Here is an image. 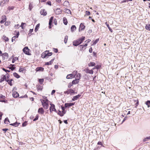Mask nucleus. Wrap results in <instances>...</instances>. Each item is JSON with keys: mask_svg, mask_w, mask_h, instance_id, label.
<instances>
[{"mask_svg": "<svg viewBox=\"0 0 150 150\" xmlns=\"http://www.w3.org/2000/svg\"><path fill=\"white\" fill-rule=\"evenodd\" d=\"M85 37L83 36L82 38H79L76 40L73 41V44L74 46H77L85 40Z\"/></svg>", "mask_w": 150, "mask_h": 150, "instance_id": "1", "label": "nucleus"}, {"mask_svg": "<svg viewBox=\"0 0 150 150\" xmlns=\"http://www.w3.org/2000/svg\"><path fill=\"white\" fill-rule=\"evenodd\" d=\"M52 54V52H48V51H45V52L43 53L42 54L41 57L42 58H45L47 57V58L49 56H51Z\"/></svg>", "mask_w": 150, "mask_h": 150, "instance_id": "2", "label": "nucleus"}, {"mask_svg": "<svg viewBox=\"0 0 150 150\" xmlns=\"http://www.w3.org/2000/svg\"><path fill=\"white\" fill-rule=\"evenodd\" d=\"M42 103L43 107L45 109H47L48 108V105L46 103V100H43L42 101Z\"/></svg>", "mask_w": 150, "mask_h": 150, "instance_id": "3", "label": "nucleus"}, {"mask_svg": "<svg viewBox=\"0 0 150 150\" xmlns=\"http://www.w3.org/2000/svg\"><path fill=\"white\" fill-rule=\"evenodd\" d=\"M74 93V91L72 89H68L67 91H64V94H72L73 93Z\"/></svg>", "mask_w": 150, "mask_h": 150, "instance_id": "4", "label": "nucleus"}, {"mask_svg": "<svg viewBox=\"0 0 150 150\" xmlns=\"http://www.w3.org/2000/svg\"><path fill=\"white\" fill-rule=\"evenodd\" d=\"M23 52L26 54L29 55H30V53L29 52V49L27 47H25L23 49Z\"/></svg>", "mask_w": 150, "mask_h": 150, "instance_id": "5", "label": "nucleus"}, {"mask_svg": "<svg viewBox=\"0 0 150 150\" xmlns=\"http://www.w3.org/2000/svg\"><path fill=\"white\" fill-rule=\"evenodd\" d=\"M73 73V74H71L68 75L66 77V78L67 79H70L73 77L74 76H75L76 75H74V74H77V71H74Z\"/></svg>", "mask_w": 150, "mask_h": 150, "instance_id": "6", "label": "nucleus"}, {"mask_svg": "<svg viewBox=\"0 0 150 150\" xmlns=\"http://www.w3.org/2000/svg\"><path fill=\"white\" fill-rule=\"evenodd\" d=\"M50 105H51V106L50 107V112H51L52 111H54L56 112H57V111L55 108L54 105L53 104H50Z\"/></svg>", "mask_w": 150, "mask_h": 150, "instance_id": "7", "label": "nucleus"}, {"mask_svg": "<svg viewBox=\"0 0 150 150\" xmlns=\"http://www.w3.org/2000/svg\"><path fill=\"white\" fill-rule=\"evenodd\" d=\"M54 12L56 15H58L61 14L62 13V10L60 8H57L54 10Z\"/></svg>", "mask_w": 150, "mask_h": 150, "instance_id": "8", "label": "nucleus"}, {"mask_svg": "<svg viewBox=\"0 0 150 150\" xmlns=\"http://www.w3.org/2000/svg\"><path fill=\"white\" fill-rule=\"evenodd\" d=\"M85 27L83 23H81L80 25V27L79 28V31H82L83 30Z\"/></svg>", "mask_w": 150, "mask_h": 150, "instance_id": "9", "label": "nucleus"}, {"mask_svg": "<svg viewBox=\"0 0 150 150\" xmlns=\"http://www.w3.org/2000/svg\"><path fill=\"white\" fill-rule=\"evenodd\" d=\"M2 20L0 21V23L1 24L4 23L5 22L6 20V16H2Z\"/></svg>", "mask_w": 150, "mask_h": 150, "instance_id": "10", "label": "nucleus"}, {"mask_svg": "<svg viewBox=\"0 0 150 150\" xmlns=\"http://www.w3.org/2000/svg\"><path fill=\"white\" fill-rule=\"evenodd\" d=\"M40 13L41 15L46 16L47 14V13L45 9H41Z\"/></svg>", "mask_w": 150, "mask_h": 150, "instance_id": "11", "label": "nucleus"}, {"mask_svg": "<svg viewBox=\"0 0 150 150\" xmlns=\"http://www.w3.org/2000/svg\"><path fill=\"white\" fill-rule=\"evenodd\" d=\"M75 103H66L64 105L65 108H67L68 107H69L72 105H74Z\"/></svg>", "mask_w": 150, "mask_h": 150, "instance_id": "12", "label": "nucleus"}, {"mask_svg": "<svg viewBox=\"0 0 150 150\" xmlns=\"http://www.w3.org/2000/svg\"><path fill=\"white\" fill-rule=\"evenodd\" d=\"M80 79L79 78H77L76 79L73 80L72 83L73 84H76L78 83L79 82V80Z\"/></svg>", "mask_w": 150, "mask_h": 150, "instance_id": "13", "label": "nucleus"}, {"mask_svg": "<svg viewBox=\"0 0 150 150\" xmlns=\"http://www.w3.org/2000/svg\"><path fill=\"white\" fill-rule=\"evenodd\" d=\"M38 112L39 113L42 114L44 113V111L42 108H40L39 109Z\"/></svg>", "mask_w": 150, "mask_h": 150, "instance_id": "14", "label": "nucleus"}, {"mask_svg": "<svg viewBox=\"0 0 150 150\" xmlns=\"http://www.w3.org/2000/svg\"><path fill=\"white\" fill-rule=\"evenodd\" d=\"M69 4L68 1H65L63 4V5L66 7H68L69 6Z\"/></svg>", "mask_w": 150, "mask_h": 150, "instance_id": "15", "label": "nucleus"}, {"mask_svg": "<svg viewBox=\"0 0 150 150\" xmlns=\"http://www.w3.org/2000/svg\"><path fill=\"white\" fill-rule=\"evenodd\" d=\"M85 71L86 73L91 74H93V71L92 69L91 70H90L89 69H87L85 70Z\"/></svg>", "mask_w": 150, "mask_h": 150, "instance_id": "16", "label": "nucleus"}, {"mask_svg": "<svg viewBox=\"0 0 150 150\" xmlns=\"http://www.w3.org/2000/svg\"><path fill=\"white\" fill-rule=\"evenodd\" d=\"M2 57L4 59H7L8 57V54L6 53H5L3 54L2 55Z\"/></svg>", "mask_w": 150, "mask_h": 150, "instance_id": "17", "label": "nucleus"}, {"mask_svg": "<svg viewBox=\"0 0 150 150\" xmlns=\"http://www.w3.org/2000/svg\"><path fill=\"white\" fill-rule=\"evenodd\" d=\"M6 76L4 75H2V76L1 77V78L0 79V82H2L4 80H6Z\"/></svg>", "mask_w": 150, "mask_h": 150, "instance_id": "18", "label": "nucleus"}, {"mask_svg": "<svg viewBox=\"0 0 150 150\" xmlns=\"http://www.w3.org/2000/svg\"><path fill=\"white\" fill-rule=\"evenodd\" d=\"M81 96L80 95H78L77 96H74L72 99V100L73 101H74L77 100Z\"/></svg>", "mask_w": 150, "mask_h": 150, "instance_id": "19", "label": "nucleus"}, {"mask_svg": "<svg viewBox=\"0 0 150 150\" xmlns=\"http://www.w3.org/2000/svg\"><path fill=\"white\" fill-rule=\"evenodd\" d=\"M12 95L14 98H17L19 96L18 93L16 92H14L13 93Z\"/></svg>", "mask_w": 150, "mask_h": 150, "instance_id": "20", "label": "nucleus"}, {"mask_svg": "<svg viewBox=\"0 0 150 150\" xmlns=\"http://www.w3.org/2000/svg\"><path fill=\"white\" fill-rule=\"evenodd\" d=\"M54 59H54H52L50 62H46L45 63V65H50L51 64H52L53 62Z\"/></svg>", "mask_w": 150, "mask_h": 150, "instance_id": "21", "label": "nucleus"}, {"mask_svg": "<svg viewBox=\"0 0 150 150\" xmlns=\"http://www.w3.org/2000/svg\"><path fill=\"white\" fill-rule=\"evenodd\" d=\"M6 81H7L8 83L11 86L12 85V81H13V79H11L10 80H8V79H6Z\"/></svg>", "mask_w": 150, "mask_h": 150, "instance_id": "22", "label": "nucleus"}, {"mask_svg": "<svg viewBox=\"0 0 150 150\" xmlns=\"http://www.w3.org/2000/svg\"><path fill=\"white\" fill-rule=\"evenodd\" d=\"M4 123L5 124H8L10 123L8 117H6L4 120Z\"/></svg>", "mask_w": 150, "mask_h": 150, "instance_id": "23", "label": "nucleus"}, {"mask_svg": "<svg viewBox=\"0 0 150 150\" xmlns=\"http://www.w3.org/2000/svg\"><path fill=\"white\" fill-rule=\"evenodd\" d=\"M96 63L94 62H91L88 64L89 67H93L95 65Z\"/></svg>", "mask_w": 150, "mask_h": 150, "instance_id": "24", "label": "nucleus"}, {"mask_svg": "<svg viewBox=\"0 0 150 150\" xmlns=\"http://www.w3.org/2000/svg\"><path fill=\"white\" fill-rule=\"evenodd\" d=\"M64 12L68 14H71V11L70 10L67 9L65 8L64 9Z\"/></svg>", "mask_w": 150, "mask_h": 150, "instance_id": "25", "label": "nucleus"}, {"mask_svg": "<svg viewBox=\"0 0 150 150\" xmlns=\"http://www.w3.org/2000/svg\"><path fill=\"white\" fill-rule=\"evenodd\" d=\"M71 31L72 32H73L74 31L76 30V26L74 25H73L71 27Z\"/></svg>", "mask_w": 150, "mask_h": 150, "instance_id": "26", "label": "nucleus"}, {"mask_svg": "<svg viewBox=\"0 0 150 150\" xmlns=\"http://www.w3.org/2000/svg\"><path fill=\"white\" fill-rule=\"evenodd\" d=\"M79 47H80V50L81 51H84L86 48V47H85L83 45H81L79 46Z\"/></svg>", "mask_w": 150, "mask_h": 150, "instance_id": "27", "label": "nucleus"}, {"mask_svg": "<svg viewBox=\"0 0 150 150\" xmlns=\"http://www.w3.org/2000/svg\"><path fill=\"white\" fill-rule=\"evenodd\" d=\"M54 17L53 16L51 17L49 20V25H51L52 21Z\"/></svg>", "mask_w": 150, "mask_h": 150, "instance_id": "28", "label": "nucleus"}, {"mask_svg": "<svg viewBox=\"0 0 150 150\" xmlns=\"http://www.w3.org/2000/svg\"><path fill=\"white\" fill-rule=\"evenodd\" d=\"M63 22L64 24L65 25H67V24L68 22L67 18L65 17H64L63 18Z\"/></svg>", "mask_w": 150, "mask_h": 150, "instance_id": "29", "label": "nucleus"}, {"mask_svg": "<svg viewBox=\"0 0 150 150\" xmlns=\"http://www.w3.org/2000/svg\"><path fill=\"white\" fill-rule=\"evenodd\" d=\"M7 0H1V6H3L4 4L6 2Z\"/></svg>", "mask_w": 150, "mask_h": 150, "instance_id": "30", "label": "nucleus"}, {"mask_svg": "<svg viewBox=\"0 0 150 150\" xmlns=\"http://www.w3.org/2000/svg\"><path fill=\"white\" fill-rule=\"evenodd\" d=\"M13 75L14 77L17 78H18L20 77L19 75L16 72L13 73Z\"/></svg>", "mask_w": 150, "mask_h": 150, "instance_id": "31", "label": "nucleus"}, {"mask_svg": "<svg viewBox=\"0 0 150 150\" xmlns=\"http://www.w3.org/2000/svg\"><path fill=\"white\" fill-rule=\"evenodd\" d=\"M19 124L20 123H18L17 122H16L14 123L10 124V125L15 127H17L19 125Z\"/></svg>", "mask_w": 150, "mask_h": 150, "instance_id": "32", "label": "nucleus"}, {"mask_svg": "<svg viewBox=\"0 0 150 150\" xmlns=\"http://www.w3.org/2000/svg\"><path fill=\"white\" fill-rule=\"evenodd\" d=\"M100 67L101 66L100 65H97L95 66L92 69L93 70L95 69H98L100 68Z\"/></svg>", "mask_w": 150, "mask_h": 150, "instance_id": "33", "label": "nucleus"}, {"mask_svg": "<svg viewBox=\"0 0 150 150\" xmlns=\"http://www.w3.org/2000/svg\"><path fill=\"white\" fill-rule=\"evenodd\" d=\"M105 24L106 25L107 27L111 32H112V30L110 27L109 25L108 24H107V22L105 23Z\"/></svg>", "mask_w": 150, "mask_h": 150, "instance_id": "34", "label": "nucleus"}, {"mask_svg": "<svg viewBox=\"0 0 150 150\" xmlns=\"http://www.w3.org/2000/svg\"><path fill=\"white\" fill-rule=\"evenodd\" d=\"M146 29L147 30H149L150 31V25L149 24H147L146 25L145 27Z\"/></svg>", "mask_w": 150, "mask_h": 150, "instance_id": "35", "label": "nucleus"}, {"mask_svg": "<svg viewBox=\"0 0 150 150\" xmlns=\"http://www.w3.org/2000/svg\"><path fill=\"white\" fill-rule=\"evenodd\" d=\"M3 39L6 41H8L9 39L8 38L6 37L5 35H3Z\"/></svg>", "mask_w": 150, "mask_h": 150, "instance_id": "36", "label": "nucleus"}, {"mask_svg": "<svg viewBox=\"0 0 150 150\" xmlns=\"http://www.w3.org/2000/svg\"><path fill=\"white\" fill-rule=\"evenodd\" d=\"M68 38V36L67 35H66L65 36L64 39V42L65 43V44H66L67 42Z\"/></svg>", "mask_w": 150, "mask_h": 150, "instance_id": "37", "label": "nucleus"}, {"mask_svg": "<svg viewBox=\"0 0 150 150\" xmlns=\"http://www.w3.org/2000/svg\"><path fill=\"white\" fill-rule=\"evenodd\" d=\"M18 60V58L17 57H14L13 58L12 61V63H14L16 61Z\"/></svg>", "mask_w": 150, "mask_h": 150, "instance_id": "38", "label": "nucleus"}, {"mask_svg": "<svg viewBox=\"0 0 150 150\" xmlns=\"http://www.w3.org/2000/svg\"><path fill=\"white\" fill-rule=\"evenodd\" d=\"M26 25V24L25 23H21V26L22 27V29H24Z\"/></svg>", "mask_w": 150, "mask_h": 150, "instance_id": "39", "label": "nucleus"}, {"mask_svg": "<svg viewBox=\"0 0 150 150\" xmlns=\"http://www.w3.org/2000/svg\"><path fill=\"white\" fill-rule=\"evenodd\" d=\"M146 104L147 105V106L148 108H149L150 107V100H148L147 101L146 103Z\"/></svg>", "mask_w": 150, "mask_h": 150, "instance_id": "40", "label": "nucleus"}, {"mask_svg": "<svg viewBox=\"0 0 150 150\" xmlns=\"http://www.w3.org/2000/svg\"><path fill=\"white\" fill-rule=\"evenodd\" d=\"M99 39L98 38L96 39L93 42L92 44V45H94L96 44L99 41Z\"/></svg>", "mask_w": 150, "mask_h": 150, "instance_id": "41", "label": "nucleus"}, {"mask_svg": "<svg viewBox=\"0 0 150 150\" xmlns=\"http://www.w3.org/2000/svg\"><path fill=\"white\" fill-rule=\"evenodd\" d=\"M44 69L43 68L40 67L38 68H37L36 69V70L37 71H42Z\"/></svg>", "mask_w": 150, "mask_h": 150, "instance_id": "42", "label": "nucleus"}, {"mask_svg": "<svg viewBox=\"0 0 150 150\" xmlns=\"http://www.w3.org/2000/svg\"><path fill=\"white\" fill-rule=\"evenodd\" d=\"M37 88L38 90H41L42 88V86L40 85H37Z\"/></svg>", "mask_w": 150, "mask_h": 150, "instance_id": "43", "label": "nucleus"}, {"mask_svg": "<svg viewBox=\"0 0 150 150\" xmlns=\"http://www.w3.org/2000/svg\"><path fill=\"white\" fill-rule=\"evenodd\" d=\"M76 79L77 78H79L80 79V77L81 76V75L80 73H78L76 74Z\"/></svg>", "mask_w": 150, "mask_h": 150, "instance_id": "44", "label": "nucleus"}, {"mask_svg": "<svg viewBox=\"0 0 150 150\" xmlns=\"http://www.w3.org/2000/svg\"><path fill=\"white\" fill-rule=\"evenodd\" d=\"M40 24H37L35 27V32H36L38 30V28L39 27Z\"/></svg>", "mask_w": 150, "mask_h": 150, "instance_id": "45", "label": "nucleus"}, {"mask_svg": "<svg viewBox=\"0 0 150 150\" xmlns=\"http://www.w3.org/2000/svg\"><path fill=\"white\" fill-rule=\"evenodd\" d=\"M39 82L40 84H42L44 81V79H40L39 80Z\"/></svg>", "mask_w": 150, "mask_h": 150, "instance_id": "46", "label": "nucleus"}, {"mask_svg": "<svg viewBox=\"0 0 150 150\" xmlns=\"http://www.w3.org/2000/svg\"><path fill=\"white\" fill-rule=\"evenodd\" d=\"M33 7L31 4V3H30L29 5V9L30 11H31Z\"/></svg>", "mask_w": 150, "mask_h": 150, "instance_id": "47", "label": "nucleus"}, {"mask_svg": "<svg viewBox=\"0 0 150 150\" xmlns=\"http://www.w3.org/2000/svg\"><path fill=\"white\" fill-rule=\"evenodd\" d=\"M73 84L72 83H69L68 85V87L69 88H70L73 85Z\"/></svg>", "mask_w": 150, "mask_h": 150, "instance_id": "48", "label": "nucleus"}, {"mask_svg": "<svg viewBox=\"0 0 150 150\" xmlns=\"http://www.w3.org/2000/svg\"><path fill=\"white\" fill-rule=\"evenodd\" d=\"M58 114L60 115L61 116H63V114H62V112L59 110V112L58 113Z\"/></svg>", "mask_w": 150, "mask_h": 150, "instance_id": "49", "label": "nucleus"}, {"mask_svg": "<svg viewBox=\"0 0 150 150\" xmlns=\"http://www.w3.org/2000/svg\"><path fill=\"white\" fill-rule=\"evenodd\" d=\"M27 122L26 121H25L24 123H23L22 124V126L23 127H25L27 125Z\"/></svg>", "mask_w": 150, "mask_h": 150, "instance_id": "50", "label": "nucleus"}, {"mask_svg": "<svg viewBox=\"0 0 150 150\" xmlns=\"http://www.w3.org/2000/svg\"><path fill=\"white\" fill-rule=\"evenodd\" d=\"M16 37V36H14L12 38L11 41L12 42H13L15 40Z\"/></svg>", "mask_w": 150, "mask_h": 150, "instance_id": "51", "label": "nucleus"}, {"mask_svg": "<svg viewBox=\"0 0 150 150\" xmlns=\"http://www.w3.org/2000/svg\"><path fill=\"white\" fill-rule=\"evenodd\" d=\"M24 70V68H20L19 70L20 72H23Z\"/></svg>", "mask_w": 150, "mask_h": 150, "instance_id": "52", "label": "nucleus"}, {"mask_svg": "<svg viewBox=\"0 0 150 150\" xmlns=\"http://www.w3.org/2000/svg\"><path fill=\"white\" fill-rule=\"evenodd\" d=\"M16 38H17L19 35V32L18 31H17V32H16Z\"/></svg>", "mask_w": 150, "mask_h": 150, "instance_id": "53", "label": "nucleus"}, {"mask_svg": "<svg viewBox=\"0 0 150 150\" xmlns=\"http://www.w3.org/2000/svg\"><path fill=\"white\" fill-rule=\"evenodd\" d=\"M90 12L88 11H86V14L88 16H89L90 15Z\"/></svg>", "mask_w": 150, "mask_h": 150, "instance_id": "54", "label": "nucleus"}, {"mask_svg": "<svg viewBox=\"0 0 150 150\" xmlns=\"http://www.w3.org/2000/svg\"><path fill=\"white\" fill-rule=\"evenodd\" d=\"M2 69L3 70H4V71H5L6 72H10V70H6V69H5L4 68H3Z\"/></svg>", "mask_w": 150, "mask_h": 150, "instance_id": "55", "label": "nucleus"}, {"mask_svg": "<svg viewBox=\"0 0 150 150\" xmlns=\"http://www.w3.org/2000/svg\"><path fill=\"white\" fill-rule=\"evenodd\" d=\"M5 98V96H3L2 94H0V98Z\"/></svg>", "mask_w": 150, "mask_h": 150, "instance_id": "56", "label": "nucleus"}, {"mask_svg": "<svg viewBox=\"0 0 150 150\" xmlns=\"http://www.w3.org/2000/svg\"><path fill=\"white\" fill-rule=\"evenodd\" d=\"M9 24V23L8 22H6L5 23V25L6 26H8V25Z\"/></svg>", "mask_w": 150, "mask_h": 150, "instance_id": "57", "label": "nucleus"}, {"mask_svg": "<svg viewBox=\"0 0 150 150\" xmlns=\"http://www.w3.org/2000/svg\"><path fill=\"white\" fill-rule=\"evenodd\" d=\"M128 118V117L127 116H126L125 117L124 120H123L122 121V123L123 122L126 120Z\"/></svg>", "mask_w": 150, "mask_h": 150, "instance_id": "58", "label": "nucleus"}, {"mask_svg": "<svg viewBox=\"0 0 150 150\" xmlns=\"http://www.w3.org/2000/svg\"><path fill=\"white\" fill-rule=\"evenodd\" d=\"M38 116H37L35 118H34L33 120V121H35L36 120H38Z\"/></svg>", "mask_w": 150, "mask_h": 150, "instance_id": "59", "label": "nucleus"}, {"mask_svg": "<svg viewBox=\"0 0 150 150\" xmlns=\"http://www.w3.org/2000/svg\"><path fill=\"white\" fill-rule=\"evenodd\" d=\"M55 92V91L54 90H53L51 93V95H53Z\"/></svg>", "mask_w": 150, "mask_h": 150, "instance_id": "60", "label": "nucleus"}, {"mask_svg": "<svg viewBox=\"0 0 150 150\" xmlns=\"http://www.w3.org/2000/svg\"><path fill=\"white\" fill-rule=\"evenodd\" d=\"M15 68V67H13L12 66L11 67H10L9 68V69H11L12 70H13Z\"/></svg>", "mask_w": 150, "mask_h": 150, "instance_id": "61", "label": "nucleus"}, {"mask_svg": "<svg viewBox=\"0 0 150 150\" xmlns=\"http://www.w3.org/2000/svg\"><path fill=\"white\" fill-rule=\"evenodd\" d=\"M92 47H91L89 49V52L90 53H91L92 52Z\"/></svg>", "mask_w": 150, "mask_h": 150, "instance_id": "62", "label": "nucleus"}, {"mask_svg": "<svg viewBox=\"0 0 150 150\" xmlns=\"http://www.w3.org/2000/svg\"><path fill=\"white\" fill-rule=\"evenodd\" d=\"M47 4H48L50 6L51 5V2L50 1L47 2Z\"/></svg>", "mask_w": 150, "mask_h": 150, "instance_id": "63", "label": "nucleus"}, {"mask_svg": "<svg viewBox=\"0 0 150 150\" xmlns=\"http://www.w3.org/2000/svg\"><path fill=\"white\" fill-rule=\"evenodd\" d=\"M54 49L55 52L57 53L58 52V50L57 49L54 48Z\"/></svg>", "mask_w": 150, "mask_h": 150, "instance_id": "64", "label": "nucleus"}]
</instances>
